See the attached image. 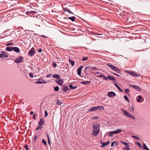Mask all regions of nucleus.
I'll return each instance as SVG.
<instances>
[{
	"label": "nucleus",
	"mask_w": 150,
	"mask_h": 150,
	"mask_svg": "<svg viewBox=\"0 0 150 150\" xmlns=\"http://www.w3.org/2000/svg\"><path fill=\"white\" fill-rule=\"evenodd\" d=\"M38 52H42V49L41 48H39L38 50Z\"/></svg>",
	"instance_id": "0e129e2a"
},
{
	"label": "nucleus",
	"mask_w": 150,
	"mask_h": 150,
	"mask_svg": "<svg viewBox=\"0 0 150 150\" xmlns=\"http://www.w3.org/2000/svg\"><path fill=\"white\" fill-rule=\"evenodd\" d=\"M99 109L100 110H104V107L102 106H97L92 107L88 110L89 111H93Z\"/></svg>",
	"instance_id": "7ed1b4c3"
},
{
	"label": "nucleus",
	"mask_w": 150,
	"mask_h": 150,
	"mask_svg": "<svg viewBox=\"0 0 150 150\" xmlns=\"http://www.w3.org/2000/svg\"><path fill=\"white\" fill-rule=\"evenodd\" d=\"M40 126L38 127L37 129H36V130H38V129H41L42 128V127L40 126Z\"/></svg>",
	"instance_id": "3c124183"
},
{
	"label": "nucleus",
	"mask_w": 150,
	"mask_h": 150,
	"mask_svg": "<svg viewBox=\"0 0 150 150\" xmlns=\"http://www.w3.org/2000/svg\"><path fill=\"white\" fill-rule=\"evenodd\" d=\"M99 117L96 116H94L92 117V119H98L99 118Z\"/></svg>",
	"instance_id": "ea45409f"
},
{
	"label": "nucleus",
	"mask_w": 150,
	"mask_h": 150,
	"mask_svg": "<svg viewBox=\"0 0 150 150\" xmlns=\"http://www.w3.org/2000/svg\"><path fill=\"white\" fill-rule=\"evenodd\" d=\"M13 47L8 46L6 47L5 49L6 50L8 51H12Z\"/></svg>",
	"instance_id": "f3484780"
},
{
	"label": "nucleus",
	"mask_w": 150,
	"mask_h": 150,
	"mask_svg": "<svg viewBox=\"0 0 150 150\" xmlns=\"http://www.w3.org/2000/svg\"><path fill=\"white\" fill-rule=\"evenodd\" d=\"M124 72L126 73H128L130 75L134 77H138L139 75L134 71H131L127 70H125Z\"/></svg>",
	"instance_id": "39448f33"
},
{
	"label": "nucleus",
	"mask_w": 150,
	"mask_h": 150,
	"mask_svg": "<svg viewBox=\"0 0 150 150\" xmlns=\"http://www.w3.org/2000/svg\"><path fill=\"white\" fill-rule=\"evenodd\" d=\"M56 103L57 104H58V105H61V104L62 103L60 101H59V100L57 101Z\"/></svg>",
	"instance_id": "49530a36"
},
{
	"label": "nucleus",
	"mask_w": 150,
	"mask_h": 150,
	"mask_svg": "<svg viewBox=\"0 0 150 150\" xmlns=\"http://www.w3.org/2000/svg\"><path fill=\"white\" fill-rule=\"evenodd\" d=\"M107 65L113 70H114L116 67V66L110 64H107Z\"/></svg>",
	"instance_id": "412c9836"
},
{
	"label": "nucleus",
	"mask_w": 150,
	"mask_h": 150,
	"mask_svg": "<svg viewBox=\"0 0 150 150\" xmlns=\"http://www.w3.org/2000/svg\"><path fill=\"white\" fill-rule=\"evenodd\" d=\"M23 58L21 56H19L18 58H17L15 60V62L16 63H21L22 62Z\"/></svg>",
	"instance_id": "1a4fd4ad"
},
{
	"label": "nucleus",
	"mask_w": 150,
	"mask_h": 150,
	"mask_svg": "<svg viewBox=\"0 0 150 150\" xmlns=\"http://www.w3.org/2000/svg\"><path fill=\"white\" fill-rule=\"evenodd\" d=\"M8 57V55L6 54H0V57L4 58Z\"/></svg>",
	"instance_id": "5701e85b"
},
{
	"label": "nucleus",
	"mask_w": 150,
	"mask_h": 150,
	"mask_svg": "<svg viewBox=\"0 0 150 150\" xmlns=\"http://www.w3.org/2000/svg\"><path fill=\"white\" fill-rule=\"evenodd\" d=\"M98 77H103V79L104 80H108V78H107L105 76L103 75H102V74H100V75L98 76Z\"/></svg>",
	"instance_id": "393cba45"
},
{
	"label": "nucleus",
	"mask_w": 150,
	"mask_h": 150,
	"mask_svg": "<svg viewBox=\"0 0 150 150\" xmlns=\"http://www.w3.org/2000/svg\"><path fill=\"white\" fill-rule=\"evenodd\" d=\"M89 83H90V81H81V83H82V84H85V85H86V84H88Z\"/></svg>",
	"instance_id": "c85d7f7f"
},
{
	"label": "nucleus",
	"mask_w": 150,
	"mask_h": 150,
	"mask_svg": "<svg viewBox=\"0 0 150 150\" xmlns=\"http://www.w3.org/2000/svg\"><path fill=\"white\" fill-rule=\"evenodd\" d=\"M52 65L54 67H56L57 66V64L55 62H53L52 63Z\"/></svg>",
	"instance_id": "a18cd8bd"
},
{
	"label": "nucleus",
	"mask_w": 150,
	"mask_h": 150,
	"mask_svg": "<svg viewBox=\"0 0 150 150\" xmlns=\"http://www.w3.org/2000/svg\"><path fill=\"white\" fill-rule=\"evenodd\" d=\"M115 86L117 88V89L121 92H123V91L121 88L120 87L118 86V85L116 83L115 84Z\"/></svg>",
	"instance_id": "bb28decb"
},
{
	"label": "nucleus",
	"mask_w": 150,
	"mask_h": 150,
	"mask_svg": "<svg viewBox=\"0 0 150 150\" xmlns=\"http://www.w3.org/2000/svg\"><path fill=\"white\" fill-rule=\"evenodd\" d=\"M130 90L128 88L126 89L125 90V93L127 94L129 92H130Z\"/></svg>",
	"instance_id": "de8ad7c7"
},
{
	"label": "nucleus",
	"mask_w": 150,
	"mask_h": 150,
	"mask_svg": "<svg viewBox=\"0 0 150 150\" xmlns=\"http://www.w3.org/2000/svg\"><path fill=\"white\" fill-rule=\"evenodd\" d=\"M129 86L132 87V88L135 89L138 91L140 92L141 91V88L138 86L135 85H129Z\"/></svg>",
	"instance_id": "9d476101"
},
{
	"label": "nucleus",
	"mask_w": 150,
	"mask_h": 150,
	"mask_svg": "<svg viewBox=\"0 0 150 150\" xmlns=\"http://www.w3.org/2000/svg\"><path fill=\"white\" fill-rule=\"evenodd\" d=\"M107 96L109 97L112 98L116 96L115 93L113 91H110L107 93Z\"/></svg>",
	"instance_id": "6e6552de"
},
{
	"label": "nucleus",
	"mask_w": 150,
	"mask_h": 150,
	"mask_svg": "<svg viewBox=\"0 0 150 150\" xmlns=\"http://www.w3.org/2000/svg\"><path fill=\"white\" fill-rule=\"evenodd\" d=\"M101 143L102 144V145L101 146L102 147H103L104 146H106L107 145L110 143V141H108L106 142H104L103 141H100Z\"/></svg>",
	"instance_id": "4468645a"
},
{
	"label": "nucleus",
	"mask_w": 150,
	"mask_h": 150,
	"mask_svg": "<svg viewBox=\"0 0 150 150\" xmlns=\"http://www.w3.org/2000/svg\"><path fill=\"white\" fill-rule=\"evenodd\" d=\"M124 98L128 102H129V100L127 96L125 95L124 96Z\"/></svg>",
	"instance_id": "37998d69"
},
{
	"label": "nucleus",
	"mask_w": 150,
	"mask_h": 150,
	"mask_svg": "<svg viewBox=\"0 0 150 150\" xmlns=\"http://www.w3.org/2000/svg\"><path fill=\"white\" fill-rule=\"evenodd\" d=\"M58 79V82H57V83L59 85H62L63 83L62 80L61 78H59Z\"/></svg>",
	"instance_id": "a211bd4d"
},
{
	"label": "nucleus",
	"mask_w": 150,
	"mask_h": 150,
	"mask_svg": "<svg viewBox=\"0 0 150 150\" xmlns=\"http://www.w3.org/2000/svg\"><path fill=\"white\" fill-rule=\"evenodd\" d=\"M107 78L109 79L112 80V81H115V80H116L115 79V78L110 76H107Z\"/></svg>",
	"instance_id": "a878e982"
},
{
	"label": "nucleus",
	"mask_w": 150,
	"mask_h": 150,
	"mask_svg": "<svg viewBox=\"0 0 150 150\" xmlns=\"http://www.w3.org/2000/svg\"><path fill=\"white\" fill-rule=\"evenodd\" d=\"M100 125L98 123H95L93 125L92 127L93 129L92 130V134L96 136L99 132Z\"/></svg>",
	"instance_id": "f257e3e1"
},
{
	"label": "nucleus",
	"mask_w": 150,
	"mask_h": 150,
	"mask_svg": "<svg viewBox=\"0 0 150 150\" xmlns=\"http://www.w3.org/2000/svg\"><path fill=\"white\" fill-rule=\"evenodd\" d=\"M131 137L137 140H139L140 139V138L139 137L134 135H132L131 136Z\"/></svg>",
	"instance_id": "c9c22d12"
},
{
	"label": "nucleus",
	"mask_w": 150,
	"mask_h": 150,
	"mask_svg": "<svg viewBox=\"0 0 150 150\" xmlns=\"http://www.w3.org/2000/svg\"><path fill=\"white\" fill-rule=\"evenodd\" d=\"M30 115H32L33 114V111H31L30 112Z\"/></svg>",
	"instance_id": "774afa93"
},
{
	"label": "nucleus",
	"mask_w": 150,
	"mask_h": 150,
	"mask_svg": "<svg viewBox=\"0 0 150 150\" xmlns=\"http://www.w3.org/2000/svg\"><path fill=\"white\" fill-rule=\"evenodd\" d=\"M66 11L68 12L69 13H71L73 14V13L70 10H69L68 9L66 10Z\"/></svg>",
	"instance_id": "5fc2aeb1"
},
{
	"label": "nucleus",
	"mask_w": 150,
	"mask_h": 150,
	"mask_svg": "<svg viewBox=\"0 0 150 150\" xmlns=\"http://www.w3.org/2000/svg\"><path fill=\"white\" fill-rule=\"evenodd\" d=\"M69 62L70 63H71L72 66H74L75 64V62L74 61H73L70 59H69Z\"/></svg>",
	"instance_id": "cd10ccee"
},
{
	"label": "nucleus",
	"mask_w": 150,
	"mask_h": 150,
	"mask_svg": "<svg viewBox=\"0 0 150 150\" xmlns=\"http://www.w3.org/2000/svg\"><path fill=\"white\" fill-rule=\"evenodd\" d=\"M46 135L47 137V139H48V141H50V139H49V136L47 134V133L46 134Z\"/></svg>",
	"instance_id": "e2e57ef3"
},
{
	"label": "nucleus",
	"mask_w": 150,
	"mask_h": 150,
	"mask_svg": "<svg viewBox=\"0 0 150 150\" xmlns=\"http://www.w3.org/2000/svg\"><path fill=\"white\" fill-rule=\"evenodd\" d=\"M36 51L35 49L32 47L31 48V50L29 51L28 55L29 56H33L35 53Z\"/></svg>",
	"instance_id": "423d86ee"
},
{
	"label": "nucleus",
	"mask_w": 150,
	"mask_h": 150,
	"mask_svg": "<svg viewBox=\"0 0 150 150\" xmlns=\"http://www.w3.org/2000/svg\"><path fill=\"white\" fill-rule=\"evenodd\" d=\"M51 76V74H49L46 75V77L47 78Z\"/></svg>",
	"instance_id": "13d9d810"
},
{
	"label": "nucleus",
	"mask_w": 150,
	"mask_h": 150,
	"mask_svg": "<svg viewBox=\"0 0 150 150\" xmlns=\"http://www.w3.org/2000/svg\"><path fill=\"white\" fill-rule=\"evenodd\" d=\"M69 19L71 20L72 21L74 22L75 21L76 18L74 16L72 17H69L68 18Z\"/></svg>",
	"instance_id": "b1692460"
},
{
	"label": "nucleus",
	"mask_w": 150,
	"mask_h": 150,
	"mask_svg": "<svg viewBox=\"0 0 150 150\" xmlns=\"http://www.w3.org/2000/svg\"><path fill=\"white\" fill-rule=\"evenodd\" d=\"M112 74H113L115 75H116V76H117L119 77L120 76V75H119L118 74H115V73H113V72H111V73Z\"/></svg>",
	"instance_id": "4d7b16f0"
},
{
	"label": "nucleus",
	"mask_w": 150,
	"mask_h": 150,
	"mask_svg": "<svg viewBox=\"0 0 150 150\" xmlns=\"http://www.w3.org/2000/svg\"><path fill=\"white\" fill-rule=\"evenodd\" d=\"M13 43H8L6 44V46L11 45L13 44Z\"/></svg>",
	"instance_id": "052dcab7"
},
{
	"label": "nucleus",
	"mask_w": 150,
	"mask_h": 150,
	"mask_svg": "<svg viewBox=\"0 0 150 150\" xmlns=\"http://www.w3.org/2000/svg\"><path fill=\"white\" fill-rule=\"evenodd\" d=\"M113 70L118 73H121V71L120 70L117 68L116 67H115Z\"/></svg>",
	"instance_id": "4be33fe9"
},
{
	"label": "nucleus",
	"mask_w": 150,
	"mask_h": 150,
	"mask_svg": "<svg viewBox=\"0 0 150 150\" xmlns=\"http://www.w3.org/2000/svg\"><path fill=\"white\" fill-rule=\"evenodd\" d=\"M29 76L32 78L33 77V75L31 73H30L29 74Z\"/></svg>",
	"instance_id": "603ef678"
},
{
	"label": "nucleus",
	"mask_w": 150,
	"mask_h": 150,
	"mask_svg": "<svg viewBox=\"0 0 150 150\" xmlns=\"http://www.w3.org/2000/svg\"><path fill=\"white\" fill-rule=\"evenodd\" d=\"M83 67V66H80L78 69H77V73L78 75L80 76H81V71Z\"/></svg>",
	"instance_id": "ddd939ff"
},
{
	"label": "nucleus",
	"mask_w": 150,
	"mask_h": 150,
	"mask_svg": "<svg viewBox=\"0 0 150 150\" xmlns=\"http://www.w3.org/2000/svg\"><path fill=\"white\" fill-rule=\"evenodd\" d=\"M69 87L70 89H74L78 87L77 86H73V85L72 84H70L69 86Z\"/></svg>",
	"instance_id": "2f4dec72"
},
{
	"label": "nucleus",
	"mask_w": 150,
	"mask_h": 150,
	"mask_svg": "<svg viewBox=\"0 0 150 150\" xmlns=\"http://www.w3.org/2000/svg\"><path fill=\"white\" fill-rule=\"evenodd\" d=\"M45 117H46L48 115V113L47 111H45Z\"/></svg>",
	"instance_id": "864d4df0"
},
{
	"label": "nucleus",
	"mask_w": 150,
	"mask_h": 150,
	"mask_svg": "<svg viewBox=\"0 0 150 150\" xmlns=\"http://www.w3.org/2000/svg\"><path fill=\"white\" fill-rule=\"evenodd\" d=\"M127 20L126 21V22L127 21L128 23H133L134 21H130V20L127 17Z\"/></svg>",
	"instance_id": "72a5a7b5"
},
{
	"label": "nucleus",
	"mask_w": 150,
	"mask_h": 150,
	"mask_svg": "<svg viewBox=\"0 0 150 150\" xmlns=\"http://www.w3.org/2000/svg\"><path fill=\"white\" fill-rule=\"evenodd\" d=\"M1 54H8V53H7L6 52L3 51L1 52Z\"/></svg>",
	"instance_id": "680f3d73"
},
{
	"label": "nucleus",
	"mask_w": 150,
	"mask_h": 150,
	"mask_svg": "<svg viewBox=\"0 0 150 150\" xmlns=\"http://www.w3.org/2000/svg\"><path fill=\"white\" fill-rule=\"evenodd\" d=\"M42 142L45 145H46L47 144L46 141H42Z\"/></svg>",
	"instance_id": "bf43d9fd"
},
{
	"label": "nucleus",
	"mask_w": 150,
	"mask_h": 150,
	"mask_svg": "<svg viewBox=\"0 0 150 150\" xmlns=\"http://www.w3.org/2000/svg\"><path fill=\"white\" fill-rule=\"evenodd\" d=\"M137 97L138 98H137V101L138 102H140L141 101V99L142 98V97L141 95H139Z\"/></svg>",
	"instance_id": "7c9ffc66"
},
{
	"label": "nucleus",
	"mask_w": 150,
	"mask_h": 150,
	"mask_svg": "<svg viewBox=\"0 0 150 150\" xmlns=\"http://www.w3.org/2000/svg\"><path fill=\"white\" fill-rule=\"evenodd\" d=\"M112 134H113V133L112 132H109V134H108V136L110 137H111L113 135Z\"/></svg>",
	"instance_id": "c03bdc74"
},
{
	"label": "nucleus",
	"mask_w": 150,
	"mask_h": 150,
	"mask_svg": "<svg viewBox=\"0 0 150 150\" xmlns=\"http://www.w3.org/2000/svg\"><path fill=\"white\" fill-rule=\"evenodd\" d=\"M59 88L58 86H56L54 87V90L55 91H57L59 90Z\"/></svg>",
	"instance_id": "e433bc0d"
},
{
	"label": "nucleus",
	"mask_w": 150,
	"mask_h": 150,
	"mask_svg": "<svg viewBox=\"0 0 150 150\" xmlns=\"http://www.w3.org/2000/svg\"><path fill=\"white\" fill-rule=\"evenodd\" d=\"M122 110L123 112V114L129 117L130 118H133L134 119H135V118L130 113L128 112L124 109H122Z\"/></svg>",
	"instance_id": "20e7f679"
},
{
	"label": "nucleus",
	"mask_w": 150,
	"mask_h": 150,
	"mask_svg": "<svg viewBox=\"0 0 150 150\" xmlns=\"http://www.w3.org/2000/svg\"><path fill=\"white\" fill-rule=\"evenodd\" d=\"M12 50H13L17 53H19L20 52L19 48L17 47H13Z\"/></svg>",
	"instance_id": "dca6fc26"
},
{
	"label": "nucleus",
	"mask_w": 150,
	"mask_h": 150,
	"mask_svg": "<svg viewBox=\"0 0 150 150\" xmlns=\"http://www.w3.org/2000/svg\"><path fill=\"white\" fill-rule=\"evenodd\" d=\"M97 69L98 68H97L89 66L86 67L85 69L84 70V72H85L86 70H88L90 71V72H92V69L93 71H95V70H97Z\"/></svg>",
	"instance_id": "0eeeda50"
},
{
	"label": "nucleus",
	"mask_w": 150,
	"mask_h": 150,
	"mask_svg": "<svg viewBox=\"0 0 150 150\" xmlns=\"http://www.w3.org/2000/svg\"><path fill=\"white\" fill-rule=\"evenodd\" d=\"M136 144H137V145L140 147H141V144L139 142H136Z\"/></svg>",
	"instance_id": "09e8293b"
},
{
	"label": "nucleus",
	"mask_w": 150,
	"mask_h": 150,
	"mask_svg": "<svg viewBox=\"0 0 150 150\" xmlns=\"http://www.w3.org/2000/svg\"><path fill=\"white\" fill-rule=\"evenodd\" d=\"M129 109L132 111L133 113H134V108L132 106H131V107H129Z\"/></svg>",
	"instance_id": "58836bf2"
},
{
	"label": "nucleus",
	"mask_w": 150,
	"mask_h": 150,
	"mask_svg": "<svg viewBox=\"0 0 150 150\" xmlns=\"http://www.w3.org/2000/svg\"><path fill=\"white\" fill-rule=\"evenodd\" d=\"M25 147V150H29V148L27 145L25 144L24 147V148Z\"/></svg>",
	"instance_id": "a19ab883"
},
{
	"label": "nucleus",
	"mask_w": 150,
	"mask_h": 150,
	"mask_svg": "<svg viewBox=\"0 0 150 150\" xmlns=\"http://www.w3.org/2000/svg\"><path fill=\"white\" fill-rule=\"evenodd\" d=\"M122 131V130L121 129H117L115 130L114 131H112V132L113 133V134H117L121 132Z\"/></svg>",
	"instance_id": "2eb2a0df"
},
{
	"label": "nucleus",
	"mask_w": 150,
	"mask_h": 150,
	"mask_svg": "<svg viewBox=\"0 0 150 150\" xmlns=\"http://www.w3.org/2000/svg\"><path fill=\"white\" fill-rule=\"evenodd\" d=\"M52 77L54 78H57L59 79L60 78L59 76L57 74H55L52 75Z\"/></svg>",
	"instance_id": "c756f323"
},
{
	"label": "nucleus",
	"mask_w": 150,
	"mask_h": 150,
	"mask_svg": "<svg viewBox=\"0 0 150 150\" xmlns=\"http://www.w3.org/2000/svg\"><path fill=\"white\" fill-rule=\"evenodd\" d=\"M33 119H35V118H36L35 117V114H34L33 115Z\"/></svg>",
	"instance_id": "69168bd1"
},
{
	"label": "nucleus",
	"mask_w": 150,
	"mask_h": 150,
	"mask_svg": "<svg viewBox=\"0 0 150 150\" xmlns=\"http://www.w3.org/2000/svg\"><path fill=\"white\" fill-rule=\"evenodd\" d=\"M115 141H113L111 144V146L112 147L114 146Z\"/></svg>",
	"instance_id": "6e6d98bb"
},
{
	"label": "nucleus",
	"mask_w": 150,
	"mask_h": 150,
	"mask_svg": "<svg viewBox=\"0 0 150 150\" xmlns=\"http://www.w3.org/2000/svg\"><path fill=\"white\" fill-rule=\"evenodd\" d=\"M129 146H124L123 148V150H130V148H129Z\"/></svg>",
	"instance_id": "f704fd0d"
},
{
	"label": "nucleus",
	"mask_w": 150,
	"mask_h": 150,
	"mask_svg": "<svg viewBox=\"0 0 150 150\" xmlns=\"http://www.w3.org/2000/svg\"><path fill=\"white\" fill-rule=\"evenodd\" d=\"M63 88L62 90L64 91H66L68 90L69 88L68 86H66L64 85H62Z\"/></svg>",
	"instance_id": "aec40b11"
},
{
	"label": "nucleus",
	"mask_w": 150,
	"mask_h": 150,
	"mask_svg": "<svg viewBox=\"0 0 150 150\" xmlns=\"http://www.w3.org/2000/svg\"><path fill=\"white\" fill-rule=\"evenodd\" d=\"M88 59V57H83L82 58V60L83 61H85Z\"/></svg>",
	"instance_id": "79ce46f5"
},
{
	"label": "nucleus",
	"mask_w": 150,
	"mask_h": 150,
	"mask_svg": "<svg viewBox=\"0 0 150 150\" xmlns=\"http://www.w3.org/2000/svg\"><path fill=\"white\" fill-rule=\"evenodd\" d=\"M36 12L34 11H28L26 12V13L27 14H34L36 13Z\"/></svg>",
	"instance_id": "6ab92c4d"
},
{
	"label": "nucleus",
	"mask_w": 150,
	"mask_h": 150,
	"mask_svg": "<svg viewBox=\"0 0 150 150\" xmlns=\"http://www.w3.org/2000/svg\"><path fill=\"white\" fill-rule=\"evenodd\" d=\"M120 142L122 144H124L126 146H129V145L128 143H127L126 142H124V141H120Z\"/></svg>",
	"instance_id": "473e14b6"
},
{
	"label": "nucleus",
	"mask_w": 150,
	"mask_h": 150,
	"mask_svg": "<svg viewBox=\"0 0 150 150\" xmlns=\"http://www.w3.org/2000/svg\"><path fill=\"white\" fill-rule=\"evenodd\" d=\"M47 83L44 80L41 79H39L35 82L36 83L42 84L46 83Z\"/></svg>",
	"instance_id": "9b49d317"
},
{
	"label": "nucleus",
	"mask_w": 150,
	"mask_h": 150,
	"mask_svg": "<svg viewBox=\"0 0 150 150\" xmlns=\"http://www.w3.org/2000/svg\"><path fill=\"white\" fill-rule=\"evenodd\" d=\"M37 136H35V137L34 139V141H35V140H36L37 139Z\"/></svg>",
	"instance_id": "338daca9"
},
{
	"label": "nucleus",
	"mask_w": 150,
	"mask_h": 150,
	"mask_svg": "<svg viewBox=\"0 0 150 150\" xmlns=\"http://www.w3.org/2000/svg\"><path fill=\"white\" fill-rule=\"evenodd\" d=\"M45 120L43 118L40 119L38 125L39 126H42L45 124Z\"/></svg>",
	"instance_id": "f8f14e48"
},
{
	"label": "nucleus",
	"mask_w": 150,
	"mask_h": 150,
	"mask_svg": "<svg viewBox=\"0 0 150 150\" xmlns=\"http://www.w3.org/2000/svg\"><path fill=\"white\" fill-rule=\"evenodd\" d=\"M34 23L36 25L40 27L43 24V21L41 18H36L34 20Z\"/></svg>",
	"instance_id": "f03ea898"
},
{
	"label": "nucleus",
	"mask_w": 150,
	"mask_h": 150,
	"mask_svg": "<svg viewBox=\"0 0 150 150\" xmlns=\"http://www.w3.org/2000/svg\"><path fill=\"white\" fill-rule=\"evenodd\" d=\"M143 146H142V148L144 149H146L148 148L147 147L146 145L144 143L143 144Z\"/></svg>",
	"instance_id": "4c0bfd02"
},
{
	"label": "nucleus",
	"mask_w": 150,
	"mask_h": 150,
	"mask_svg": "<svg viewBox=\"0 0 150 150\" xmlns=\"http://www.w3.org/2000/svg\"><path fill=\"white\" fill-rule=\"evenodd\" d=\"M95 73L96 75H98V76H99L100 74H101V73L99 72H97L96 73Z\"/></svg>",
	"instance_id": "8fccbe9b"
}]
</instances>
